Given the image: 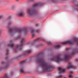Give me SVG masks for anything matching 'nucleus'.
I'll return each mask as SVG.
<instances>
[{"instance_id":"37","label":"nucleus","mask_w":78,"mask_h":78,"mask_svg":"<svg viewBox=\"0 0 78 78\" xmlns=\"http://www.w3.org/2000/svg\"><path fill=\"white\" fill-rule=\"evenodd\" d=\"M78 78V77H77V78Z\"/></svg>"},{"instance_id":"24","label":"nucleus","mask_w":78,"mask_h":78,"mask_svg":"<svg viewBox=\"0 0 78 78\" xmlns=\"http://www.w3.org/2000/svg\"><path fill=\"white\" fill-rule=\"evenodd\" d=\"M51 0L53 2H54V1H55V0Z\"/></svg>"},{"instance_id":"8","label":"nucleus","mask_w":78,"mask_h":78,"mask_svg":"<svg viewBox=\"0 0 78 78\" xmlns=\"http://www.w3.org/2000/svg\"><path fill=\"white\" fill-rule=\"evenodd\" d=\"M17 16H20L21 17H24L25 16V13L23 11L20 12L19 13L17 14Z\"/></svg>"},{"instance_id":"25","label":"nucleus","mask_w":78,"mask_h":78,"mask_svg":"<svg viewBox=\"0 0 78 78\" xmlns=\"http://www.w3.org/2000/svg\"><path fill=\"white\" fill-rule=\"evenodd\" d=\"M2 17V16H0V19H1Z\"/></svg>"},{"instance_id":"15","label":"nucleus","mask_w":78,"mask_h":78,"mask_svg":"<svg viewBox=\"0 0 78 78\" xmlns=\"http://www.w3.org/2000/svg\"><path fill=\"white\" fill-rule=\"evenodd\" d=\"M26 62V61L24 60L21 62L20 64H25Z\"/></svg>"},{"instance_id":"22","label":"nucleus","mask_w":78,"mask_h":78,"mask_svg":"<svg viewBox=\"0 0 78 78\" xmlns=\"http://www.w3.org/2000/svg\"><path fill=\"white\" fill-rule=\"evenodd\" d=\"M12 23V22H10L8 23V24L9 25H10V24H11Z\"/></svg>"},{"instance_id":"10","label":"nucleus","mask_w":78,"mask_h":78,"mask_svg":"<svg viewBox=\"0 0 78 78\" xmlns=\"http://www.w3.org/2000/svg\"><path fill=\"white\" fill-rule=\"evenodd\" d=\"M58 69L59 71V73H62V72H64L65 70V69H64L62 68L59 67L58 68Z\"/></svg>"},{"instance_id":"20","label":"nucleus","mask_w":78,"mask_h":78,"mask_svg":"<svg viewBox=\"0 0 78 78\" xmlns=\"http://www.w3.org/2000/svg\"><path fill=\"white\" fill-rule=\"evenodd\" d=\"M1 64H5V63L4 62L2 61L1 62Z\"/></svg>"},{"instance_id":"11","label":"nucleus","mask_w":78,"mask_h":78,"mask_svg":"<svg viewBox=\"0 0 78 78\" xmlns=\"http://www.w3.org/2000/svg\"><path fill=\"white\" fill-rule=\"evenodd\" d=\"M31 50H27L25 51V55H26V54H28V53H31Z\"/></svg>"},{"instance_id":"35","label":"nucleus","mask_w":78,"mask_h":78,"mask_svg":"<svg viewBox=\"0 0 78 78\" xmlns=\"http://www.w3.org/2000/svg\"><path fill=\"white\" fill-rule=\"evenodd\" d=\"M18 38H19V37Z\"/></svg>"},{"instance_id":"9","label":"nucleus","mask_w":78,"mask_h":78,"mask_svg":"<svg viewBox=\"0 0 78 78\" xmlns=\"http://www.w3.org/2000/svg\"><path fill=\"white\" fill-rule=\"evenodd\" d=\"M20 73H24L25 72L24 67H23V66H22L20 67Z\"/></svg>"},{"instance_id":"32","label":"nucleus","mask_w":78,"mask_h":78,"mask_svg":"<svg viewBox=\"0 0 78 78\" xmlns=\"http://www.w3.org/2000/svg\"><path fill=\"white\" fill-rule=\"evenodd\" d=\"M64 78H67L66 77H64Z\"/></svg>"},{"instance_id":"2","label":"nucleus","mask_w":78,"mask_h":78,"mask_svg":"<svg viewBox=\"0 0 78 78\" xmlns=\"http://www.w3.org/2000/svg\"><path fill=\"white\" fill-rule=\"evenodd\" d=\"M25 42V40H24V38H22L20 41V45L19 46V45H17L16 46H14V44L12 42V41H9V44H8L7 45L8 47H10L11 48H12L14 49V50L15 51V52H16V50L18 49H18L19 51H20L22 50V46L23 45V42Z\"/></svg>"},{"instance_id":"21","label":"nucleus","mask_w":78,"mask_h":78,"mask_svg":"<svg viewBox=\"0 0 78 78\" xmlns=\"http://www.w3.org/2000/svg\"><path fill=\"white\" fill-rule=\"evenodd\" d=\"M75 11H77L78 12V8H75Z\"/></svg>"},{"instance_id":"23","label":"nucleus","mask_w":78,"mask_h":78,"mask_svg":"<svg viewBox=\"0 0 78 78\" xmlns=\"http://www.w3.org/2000/svg\"><path fill=\"white\" fill-rule=\"evenodd\" d=\"M76 62H77V61H78V59H76Z\"/></svg>"},{"instance_id":"29","label":"nucleus","mask_w":78,"mask_h":78,"mask_svg":"<svg viewBox=\"0 0 78 78\" xmlns=\"http://www.w3.org/2000/svg\"><path fill=\"white\" fill-rule=\"evenodd\" d=\"M66 50H68V48H66Z\"/></svg>"},{"instance_id":"31","label":"nucleus","mask_w":78,"mask_h":78,"mask_svg":"<svg viewBox=\"0 0 78 78\" xmlns=\"http://www.w3.org/2000/svg\"><path fill=\"white\" fill-rule=\"evenodd\" d=\"M30 1H33V0H30Z\"/></svg>"},{"instance_id":"16","label":"nucleus","mask_w":78,"mask_h":78,"mask_svg":"<svg viewBox=\"0 0 78 78\" xmlns=\"http://www.w3.org/2000/svg\"><path fill=\"white\" fill-rule=\"evenodd\" d=\"M69 73L70 74H73V71H70L69 72Z\"/></svg>"},{"instance_id":"4","label":"nucleus","mask_w":78,"mask_h":78,"mask_svg":"<svg viewBox=\"0 0 78 78\" xmlns=\"http://www.w3.org/2000/svg\"><path fill=\"white\" fill-rule=\"evenodd\" d=\"M23 33L24 34H25L27 33V29H10L9 30V32L10 34H16V33H18L20 34L22 33Z\"/></svg>"},{"instance_id":"12","label":"nucleus","mask_w":78,"mask_h":78,"mask_svg":"<svg viewBox=\"0 0 78 78\" xmlns=\"http://www.w3.org/2000/svg\"><path fill=\"white\" fill-rule=\"evenodd\" d=\"M54 47L55 48H59L61 47V46L60 45H54Z\"/></svg>"},{"instance_id":"13","label":"nucleus","mask_w":78,"mask_h":78,"mask_svg":"<svg viewBox=\"0 0 78 78\" xmlns=\"http://www.w3.org/2000/svg\"><path fill=\"white\" fill-rule=\"evenodd\" d=\"M41 38H37L34 40V41L36 42L37 41H41Z\"/></svg>"},{"instance_id":"33","label":"nucleus","mask_w":78,"mask_h":78,"mask_svg":"<svg viewBox=\"0 0 78 78\" xmlns=\"http://www.w3.org/2000/svg\"><path fill=\"white\" fill-rule=\"evenodd\" d=\"M48 44H50V43H48Z\"/></svg>"},{"instance_id":"26","label":"nucleus","mask_w":78,"mask_h":78,"mask_svg":"<svg viewBox=\"0 0 78 78\" xmlns=\"http://www.w3.org/2000/svg\"><path fill=\"white\" fill-rule=\"evenodd\" d=\"M38 25V24H36V26L37 27V26Z\"/></svg>"},{"instance_id":"6","label":"nucleus","mask_w":78,"mask_h":78,"mask_svg":"<svg viewBox=\"0 0 78 78\" xmlns=\"http://www.w3.org/2000/svg\"><path fill=\"white\" fill-rule=\"evenodd\" d=\"M66 68L68 69H70V68H72V69H75L77 68V67L76 66L73 65L71 62H70L68 65H67Z\"/></svg>"},{"instance_id":"5","label":"nucleus","mask_w":78,"mask_h":78,"mask_svg":"<svg viewBox=\"0 0 78 78\" xmlns=\"http://www.w3.org/2000/svg\"><path fill=\"white\" fill-rule=\"evenodd\" d=\"M75 42H77V44L78 45V39L74 38L72 39L71 41L70 40H68L66 41L62 42L61 43V44L63 45H66V44H73V43Z\"/></svg>"},{"instance_id":"17","label":"nucleus","mask_w":78,"mask_h":78,"mask_svg":"<svg viewBox=\"0 0 78 78\" xmlns=\"http://www.w3.org/2000/svg\"><path fill=\"white\" fill-rule=\"evenodd\" d=\"M6 55H8L9 53V50L8 49H6Z\"/></svg>"},{"instance_id":"34","label":"nucleus","mask_w":78,"mask_h":78,"mask_svg":"<svg viewBox=\"0 0 78 78\" xmlns=\"http://www.w3.org/2000/svg\"><path fill=\"white\" fill-rule=\"evenodd\" d=\"M1 31L0 30V33H1Z\"/></svg>"},{"instance_id":"28","label":"nucleus","mask_w":78,"mask_h":78,"mask_svg":"<svg viewBox=\"0 0 78 78\" xmlns=\"http://www.w3.org/2000/svg\"><path fill=\"white\" fill-rule=\"evenodd\" d=\"M10 18H11V16H9V17H8L9 19Z\"/></svg>"},{"instance_id":"7","label":"nucleus","mask_w":78,"mask_h":78,"mask_svg":"<svg viewBox=\"0 0 78 78\" xmlns=\"http://www.w3.org/2000/svg\"><path fill=\"white\" fill-rule=\"evenodd\" d=\"M39 31V30H35L34 29H32L31 30L30 32L31 33H32V37H34V36H35V35L34 34V33H38V31Z\"/></svg>"},{"instance_id":"3","label":"nucleus","mask_w":78,"mask_h":78,"mask_svg":"<svg viewBox=\"0 0 78 78\" xmlns=\"http://www.w3.org/2000/svg\"><path fill=\"white\" fill-rule=\"evenodd\" d=\"M40 4L39 3H36L33 5L31 8L27 9V14L29 16L34 14H36L37 12L35 10V7L39 6Z\"/></svg>"},{"instance_id":"27","label":"nucleus","mask_w":78,"mask_h":78,"mask_svg":"<svg viewBox=\"0 0 78 78\" xmlns=\"http://www.w3.org/2000/svg\"><path fill=\"white\" fill-rule=\"evenodd\" d=\"M76 6H78V4H76Z\"/></svg>"},{"instance_id":"30","label":"nucleus","mask_w":78,"mask_h":78,"mask_svg":"<svg viewBox=\"0 0 78 78\" xmlns=\"http://www.w3.org/2000/svg\"><path fill=\"white\" fill-rule=\"evenodd\" d=\"M2 69V68H0V70H1Z\"/></svg>"},{"instance_id":"19","label":"nucleus","mask_w":78,"mask_h":78,"mask_svg":"<svg viewBox=\"0 0 78 78\" xmlns=\"http://www.w3.org/2000/svg\"><path fill=\"white\" fill-rule=\"evenodd\" d=\"M8 67V65L7 64L4 67L5 69H7V68Z\"/></svg>"},{"instance_id":"1","label":"nucleus","mask_w":78,"mask_h":78,"mask_svg":"<svg viewBox=\"0 0 78 78\" xmlns=\"http://www.w3.org/2000/svg\"><path fill=\"white\" fill-rule=\"evenodd\" d=\"M37 62L40 64V66L43 70L44 71L49 72L51 71L52 68L51 66H48L46 63V62L42 58V53H40L38 54V57H37L36 60Z\"/></svg>"},{"instance_id":"18","label":"nucleus","mask_w":78,"mask_h":78,"mask_svg":"<svg viewBox=\"0 0 78 78\" xmlns=\"http://www.w3.org/2000/svg\"><path fill=\"white\" fill-rule=\"evenodd\" d=\"M62 75L60 74L56 78H62Z\"/></svg>"},{"instance_id":"14","label":"nucleus","mask_w":78,"mask_h":78,"mask_svg":"<svg viewBox=\"0 0 78 78\" xmlns=\"http://www.w3.org/2000/svg\"><path fill=\"white\" fill-rule=\"evenodd\" d=\"M3 78H9V77L8 76V74H6Z\"/></svg>"},{"instance_id":"36","label":"nucleus","mask_w":78,"mask_h":78,"mask_svg":"<svg viewBox=\"0 0 78 78\" xmlns=\"http://www.w3.org/2000/svg\"><path fill=\"white\" fill-rule=\"evenodd\" d=\"M16 0V1H17V0Z\"/></svg>"}]
</instances>
